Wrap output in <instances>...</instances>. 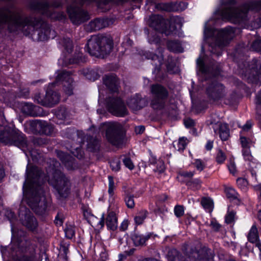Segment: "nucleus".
I'll return each mask as SVG.
<instances>
[{"label": "nucleus", "instance_id": "0e129e2a", "mask_svg": "<svg viewBox=\"0 0 261 261\" xmlns=\"http://www.w3.org/2000/svg\"><path fill=\"white\" fill-rule=\"evenodd\" d=\"M159 167H157V170L160 172H162L165 170V165L164 163L162 161H159L158 162Z\"/></svg>", "mask_w": 261, "mask_h": 261}, {"label": "nucleus", "instance_id": "2f4dec72", "mask_svg": "<svg viewBox=\"0 0 261 261\" xmlns=\"http://www.w3.org/2000/svg\"><path fill=\"white\" fill-rule=\"evenodd\" d=\"M148 215L146 210H141L139 211L134 218L135 221L137 225H140L143 223L144 220Z\"/></svg>", "mask_w": 261, "mask_h": 261}, {"label": "nucleus", "instance_id": "13d9d810", "mask_svg": "<svg viewBox=\"0 0 261 261\" xmlns=\"http://www.w3.org/2000/svg\"><path fill=\"white\" fill-rule=\"evenodd\" d=\"M34 100L38 103H39L43 106V103L42 102L46 101L45 96L42 98L40 94H37L34 97Z\"/></svg>", "mask_w": 261, "mask_h": 261}, {"label": "nucleus", "instance_id": "338daca9", "mask_svg": "<svg viewBox=\"0 0 261 261\" xmlns=\"http://www.w3.org/2000/svg\"><path fill=\"white\" fill-rule=\"evenodd\" d=\"M144 130L145 127L142 125L138 126L135 128V132L137 134H141L144 131Z\"/></svg>", "mask_w": 261, "mask_h": 261}, {"label": "nucleus", "instance_id": "e2e57ef3", "mask_svg": "<svg viewBox=\"0 0 261 261\" xmlns=\"http://www.w3.org/2000/svg\"><path fill=\"white\" fill-rule=\"evenodd\" d=\"M128 222L127 220H124L121 224L119 229L122 231H125L127 229Z\"/></svg>", "mask_w": 261, "mask_h": 261}, {"label": "nucleus", "instance_id": "2eb2a0df", "mask_svg": "<svg viewBox=\"0 0 261 261\" xmlns=\"http://www.w3.org/2000/svg\"><path fill=\"white\" fill-rule=\"evenodd\" d=\"M207 94L210 98L214 100H218L226 95L224 87L219 83L212 84L207 89Z\"/></svg>", "mask_w": 261, "mask_h": 261}, {"label": "nucleus", "instance_id": "e433bc0d", "mask_svg": "<svg viewBox=\"0 0 261 261\" xmlns=\"http://www.w3.org/2000/svg\"><path fill=\"white\" fill-rule=\"evenodd\" d=\"M225 193L228 198L234 200L238 198V194L232 188H227L225 189Z\"/></svg>", "mask_w": 261, "mask_h": 261}, {"label": "nucleus", "instance_id": "4c0bfd02", "mask_svg": "<svg viewBox=\"0 0 261 261\" xmlns=\"http://www.w3.org/2000/svg\"><path fill=\"white\" fill-rule=\"evenodd\" d=\"M195 174V171H182L179 173V176L184 178L186 180H191Z\"/></svg>", "mask_w": 261, "mask_h": 261}, {"label": "nucleus", "instance_id": "9b49d317", "mask_svg": "<svg viewBox=\"0 0 261 261\" xmlns=\"http://www.w3.org/2000/svg\"><path fill=\"white\" fill-rule=\"evenodd\" d=\"M148 23L150 27L167 36L173 34L175 30L174 25L159 15H152L149 17Z\"/></svg>", "mask_w": 261, "mask_h": 261}, {"label": "nucleus", "instance_id": "6e6552de", "mask_svg": "<svg viewBox=\"0 0 261 261\" xmlns=\"http://www.w3.org/2000/svg\"><path fill=\"white\" fill-rule=\"evenodd\" d=\"M105 130L106 138L112 145L120 146L123 142L124 135L122 125L117 122H106L102 123L100 128Z\"/></svg>", "mask_w": 261, "mask_h": 261}, {"label": "nucleus", "instance_id": "39448f33", "mask_svg": "<svg viewBox=\"0 0 261 261\" xmlns=\"http://www.w3.org/2000/svg\"><path fill=\"white\" fill-rule=\"evenodd\" d=\"M0 142L7 145H14L20 148L27 146L25 136L13 125H4L0 128Z\"/></svg>", "mask_w": 261, "mask_h": 261}, {"label": "nucleus", "instance_id": "423d86ee", "mask_svg": "<svg viewBox=\"0 0 261 261\" xmlns=\"http://www.w3.org/2000/svg\"><path fill=\"white\" fill-rule=\"evenodd\" d=\"M86 46L90 55L98 57L110 53L113 42L106 37L93 36L88 40Z\"/></svg>", "mask_w": 261, "mask_h": 261}, {"label": "nucleus", "instance_id": "4d7b16f0", "mask_svg": "<svg viewBox=\"0 0 261 261\" xmlns=\"http://www.w3.org/2000/svg\"><path fill=\"white\" fill-rule=\"evenodd\" d=\"M227 166L230 173L234 175L237 171L234 162L232 161H230L229 163Z\"/></svg>", "mask_w": 261, "mask_h": 261}, {"label": "nucleus", "instance_id": "b1692460", "mask_svg": "<svg viewBox=\"0 0 261 261\" xmlns=\"http://www.w3.org/2000/svg\"><path fill=\"white\" fill-rule=\"evenodd\" d=\"M167 47L172 52L182 53L184 50L181 43L178 40H169L167 42Z\"/></svg>", "mask_w": 261, "mask_h": 261}, {"label": "nucleus", "instance_id": "ddd939ff", "mask_svg": "<svg viewBox=\"0 0 261 261\" xmlns=\"http://www.w3.org/2000/svg\"><path fill=\"white\" fill-rule=\"evenodd\" d=\"M67 12L70 20L74 24H80L90 18L86 11L72 6L67 8Z\"/></svg>", "mask_w": 261, "mask_h": 261}, {"label": "nucleus", "instance_id": "c03bdc74", "mask_svg": "<svg viewBox=\"0 0 261 261\" xmlns=\"http://www.w3.org/2000/svg\"><path fill=\"white\" fill-rule=\"evenodd\" d=\"M251 49L252 50L261 53V39L255 40L251 46Z\"/></svg>", "mask_w": 261, "mask_h": 261}, {"label": "nucleus", "instance_id": "69168bd1", "mask_svg": "<svg viewBox=\"0 0 261 261\" xmlns=\"http://www.w3.org/2000/svg\"><path fill=\"white\" fill-rule=\"evenodd\" d=\"M252 126V123L250 121H247L246 124L243 126V130L245 131L249 130Z\"/></svg>", "mask_w": 261, "mask_h": 261}, {"label": "nucleus", "instance_id": "a211bd4d", "mask_svg": "<svg viewBox=\"0 0 261 261\" xmlns=\"http://www.w3.org/2000/svg\"><path fill=\"white\" fill-rule=\"evenodd\" d=\"M22 223L28 229L34 230L37 226V222L35 218L29 211H26L25 214H19Z\"/></svg>", "mask_w": 261, "mask_h": 261}, {"label": "nucleus", "instance_id": "f3484780", "mask_svg": "<svg viewBox=\"0 0 261 261\" xmlns=\"http://www.w3.org/2000/svg\"><path fill=\"white\" fill-rule=\"evenodd\" d=\"M128 106L133 111H138L146 105V101L140 95L136 94L127 101Z\"/></svg>", "mask_w": 261, "mask_h": 261}, {"label": "nucleus", "instance_id": "864d4df0", "mask_svg": "<svg viewBox=\"0 0 261 261\" xmlns=\"http://www.w3.org/2000/svg\"><path fill=\"white\" fill-rule=\"evenodd\" d=\"M240 140L243 149L246 148H249L250 144L252 143V141L250 139L244 137H241Z\"/></svg>", "mask_w": 261, "mask_h": 261}, {"label": "nucleus", "instance_id": "603ef678", "mask_svg": "<svg viewBox=\"0 0 261 261\" xmlns=\"http://www.w3.org/2000/svg\"><path fill=\"white\" fill-rule=\"evenodd\" d=\"M256 105L257 113L261 116V91L256 96Z\"/></svg>", "mask_w": 261, "mask_h": 261}, {"label": "nucleus", "instance_id": "49530a36", "mask_svg": "<svg viewBox=\"0 0 261 261\" xmlns=\"http://www.w3.org/2000/svg\"><path fill=\"white\" fill-rule=\"evenodd\" d=\"M174 212L175 215L178 217H181L184 214V207L182 205H177L174 207Z\"/></svg>", "mask_w": 261, "mask_h": 261}, {"label": "nucleus", "instance_id": "f03ea898", "mask_svg": "<svg viewBox=\"0 0 261 261\" xmlns=\"http://www.w3.org/2000/svg\"><path fill=\"white\" fill-rule=\"evenodd\" d=\"M6 24L10 32L18 30L25 31L26 34L31 31L41 27L40 32L38 33L40 40L47 39L51 36V31L48 25L36 18L23 16L20 13L12 11L7 7L0 8V29L3 28Z\"/></svg>", "mask_w": 261, "mask_h": 261}, {"label": "nucleus", "instance_id": "f704fd0d", "mask_svg": "<svg viewBox=\"0 0 261 261\" xmlns=\"http://www.w3.org/2000/svg\"><path fill=\"white\" fill-rule=\"evenodd\" d=\"M202 181L199 178L192 179L186 181L187 186L196 190L199 189L201 187Z\"/></svg>", "mask_w": 261, "mask_h": 261}, {"label": "nucleus", "instance_id": "f257e3e1", "mask_svg": "<svg viewBox=\"0 0 261 261\" xmlns=\"http://www.w3.org/2000/svg\"><path fill=\"white\" fill-rule=\"evenodd\" d=\"M44 178L45 176L37 167L27 166L26 178L23 186V200L39 215L44 214L47 207V202L42 186Z\"/></svg>", "mask_w": 261, "mask_h": 261}, {"label": "nucleus", "instance_id": "3c124183", "mask_svg": "<svg viewBox=\"0 0 261 261\" xmlns=\"http://www.w3.org/2000/svg\"><path fill=\"white\" fill-rule=\"evenodd\" d=\"M242 153L245 160L249 161H251L253 160V157L251 154L249 148H246L243 149Z\"/></svg>", "mask_w": 261, "mask_h": 261}, {"label": "nucleus", "instance_id": "680f3d73", "mask_svg": "<svg viewBox=\"0 0 261 261\" xmlns=\"http://www.w3.org/2000/svg\"><path fill=\"white\" fill-rule=\"evenodd\" d=\"M184 124L186 127L190 128L194 125V122L192 119L187 118L185 120Z\"/></svg>", "mask_w": 261, "mask_h": 261}, {"label": "nucleus", "instance_id": "37998d69", "mask_svg": "<svg viewBox=\"0 0 261 261\" xmlns=\"http://www.w3.org/2000/svg\"><path fill=\"white\" fill-rule=\"evenodd\" d=\"M109 189L108 193L110 196H113L114 194V190L115 188V183L114 181L113 177L111 176H109Z\"/></svg>", "mask_w": 261, "mask_h": 261}, {"label": "nucleus", "instance_id": "8fccbe9b", "mask_svg": "<svg viewBox=\"0 0 261 261\" xmlns=\"http://www.w3.org/2000/svg\"><path fill=\"white\" fill-rule=\"evenodd\" d=\"M226 159V155L225 153L221 150H219L216 157V160L219 164H221Z\"/></svg>", "mask_w": 261, "mask_h": 261}, {"label": "nucleus", "instance_id": "052dcab7", "mask_svg": "<svg viewBox=\"0 0 261 261\" xmlns=\"http://www.w3.org/2000/svg\"><path fill=\"white\" fill-rule=\"evenodd\" d=\"M72 152L74 156H76L79 159L83 158V153L81 151L80 147H76L75 151H72Z\"/></svg>", "mask_w": 261, "mask_h": 261}, {"label": "nucleus", "instance_id": "ea45409f", "mask_svg": "<svg viewBox=\"0 0 261 261\" xmlns=\"http://www.w3.org/2000/svg\"><path fill=\"white\" fill-rule=\"evenodd\" d=\"M194 167L199 171H202L205 168V163L200 159H196L193 163Z\"/></svg>", "mask_w": 261, "mask_h": 261}, {"label": "nucleus", "instance_id": "7c9ffc66", "mask_svg": "<svg viewBox=\"0 0 261 261\" xmlns=\"http://www.w3.org/2000/svg\"><path fill=\"white\" fill-rule=\"evenodd\" d=\"M187 145V140L186 138H180L178 141L173 142L174 148L179 151H182Z\"/></svg>", "mask_w": 261, "mask_h": 261}, {"label": "nucleus", "instance_id": "4be33fe9", "mask_svg": "<svg viewBox=\"0 0 261 261\" xmlns=\"http://www.w3.org/2000/svg\"><path fill=\"white\" fill-rule=\"evenodd\" d=\"M217 134H218L219 137L222 141H226L229 138V129L226 123H220L217 129Z\"/></svg>", "mask_w": 261, "mask_h": 261}, {"label": "nucleus", "instance_id": "c85d7f7f", "mask_svg": "<svg viewBox=\"0 0 261 261\" xmlns=\"http://www.w3.org/2000/svg\"><path fill=\"white\" fill-rule=\"evenodd\" d=\"M100 147L99 141L96 138H90L88 141V149L92 152H95L99 150Z\"/></svg>", "mask_w": 261, "mask_h": 261}, {"label": "nucleus", "instance_id": "bb28decb", "mask_svg": "<svg viewBox=\"0 0 261 261\" xmlns=\"http://www.w3.org/2000/svg\"><path fill=\"white\" fill-rule=\"evenodd\" d=\"M248 240L252 243H256L259 239V235L257 229L255 224L253 225L248 234Z\"/></svg>", "mask_w": 261, "mask_h": 261}, {"label": "nucleus", "instance_id": "a19ab883", "mask_svg": "<svg viewBox=\"0 0 261 261\" xmlns=\"http://www.w3.org/2000/svg\"><path fill=\"white\" fill-rule=\"evenodd\" d=\"M125 204L128 208H133L135 206L134 196L127 195L124 198Z\"/></svg>", "mask_w": 261, "mask_h": 261}, {"label": "nucleus", "instance_id": "20e7f679", "mask_svg": "<svg viewBox=\"0 0 261 261\" xmlns=\"http://www.w3.org/2000/svg\"><path fill=\"white\" fill-rule=\"evenodd\" d=\"M60 82H61L63 87V90L66 94L71 95L73 94L74 86L73 79L70 73L68 71H62L57 75L56 82L49 84L45 95L46 101L42 102L43 106L51 107L59 102L60 95L58 93L50 89V87Z\"/></svg>", "mask_w": 261, "mask_h": 261}, {"label": "nucleus", "instance_id": "7ed1b4c3", "mask_svg": "<svg viewBox=\"0 0 261 261\" xmlns=\"http://www.w3.org/2000/svg\"><path fill=\"white\" fill-rule=\"evenodd\" d=\"M235 0H227L222 3L219 13L224 19L234 23L244 22L249 19V11H261V0L248 2L238 8L235 7ZM261 26V17L259 18Z\"/></svg>", "mask_w": 261, "mask_h": 261}, {"label": "nucleus", "instance_id": "9d476101", "mask_svg": "<svg viewBox=\"0 0 261 261\" xmlns=\"http://www.w3.org/2000/svg\"><path fill=\"white\" fill-rule=\"evenodd\" d=\"M150 91L152 95L151 107L155 110L163 109L169 96L168 89L161 84H156L151 86Z\"/></svg>", "mask_w": 261, "mask_h": 261}, {"label": "nucleus", "instance_id": "cd10ccee", "mask_svg": "<svg viewBox=\"0 0 261 261\" xmlns=\"http://www.w3.org/2000/svg\"><path fill=\"white\" fill-rule=\"evenodd\" d=\"M146 57L148 59H151L154 62L155 66H160L163 63L164 58L162 54L161 55L158 56L152 53L148 52L146 53Z\"/></svg>", "mask_w": 261, "mask_h": 261}, {"label": "nucleus", "instance_id": "6e6d98bb", "mask_svg": "<svg viewBox=\"0 0 261 261\" xmlns=\"http://www.w3.org/2000/svg\"><path fill=\"white\" fill-rule=\"evenodd\" d=\"M122 161L126 167L128 168L130 170L134 169V165L129 158L125 156L122 160Z\"/></svg>", "mask_w": 261, "mask_h": 261}, {"label": "nucleus", "instance_id": "09e8293b", "mask_svg": "<svg viewBox=\"0 0 261 261\" xmlns=\"http://www.w3.org/2000/svg\"><path fill=\"white\" fill-rule=\"evenodd\" d=\"M38 9H40L43 14L48 15L49 5L46 2L41 3L38 4Z\"/></svg>", "mask_w": 261, "mask_h": 261}, {"label": "nucleus", "instance_id": "774afa93", "mask_svg": "<svg viewBox=\"0 0 261 261\" xmlns=\"http://www.w3.org/2000/svg\"><path fill=\"white\" fill-rule=\"evenodd\" d=\"M213 147V141H208L205 145V148L207 150H211Z\"/></svg>", "mask_w": 261, "mask_h": 261}, {"label": "nucleus", "instance_id": "f8f14e48", "mask_svg": "<svg viewBox=\"0 0 261 261\" xmlns=\"http://www.w3.org/2000/svg\"><path fill=\"white\" fill-rule=\"evenodd\" d=\"M109 111L114 115L124 117L128 111L124 102L119 98H110L108 100Z\"/></svg>", "mask_w": 261, "mask_h": 261}, {"label": "nucleus", "instance_id": "dca6fc26", "mask_svg": "<svg viewBox=\"0 0 261 261\" xmlns=\"http://www.w3.org/2000/svg\"><path fill=\"white\" fill-rule=\"evenodd\" d=\"M246 72H248V77H252L254 81L261 82V62L253 60L251 65H249L248 69Z\"/></svg>", "mask_w": 261, "mask_h": 261}, {"label": "nucleus", "instance_id": "473e14b6", "mask_svg": "<svg viewBox=\"0 0 261 261\" xmlns=\"http://www.w3.org/2000/svg\"><path fill=\"white\" fill-rule=\"evenodd\" d=\"M201 204L205 210L211 212L213 208V202L210 198L203 197L201 201Z\"/></svg>", "mask_w": 261, "mask_h": 261}, {"label": "nucleus", "instance_id": "0eeeda50", "mask_svg": "<svg viewBox=\"0 0 261 261\" xmlns=\"http://www.w3.org/2000/svg\"><path fill=\"white\" fill-rule=\"evenodd\" d=\"M214 34L216 36L211 38L212 42H209L212 49L211 51L217 56L222 54V49L226 46L234 36V29L227 27L217 31Z\"/></svg>", "mask_w": 261, "mask_h": 261}, {"label": "nucleus", "instance_id": "72a5a7b5", "mask_svg": "<svg viewBox=\"0 0 261 261\" xmlns=\"http://www.w3.org/2000/svg\"><path fill=\"white\" fill-rule=\"evenodd\" d=\"M60 43L64 47L65 49L68 53H70L73 48L72 41L69 38H63Z\"/></svg>", "mask_w": 261, "mask_h": 261}, {"label": "nucleus", "instance_id": "a878e982", "mask_svg": "<svg viewBox=\"0 0 261 261\" xmlns=\"http://www.w3.org/2000/svg\"><path fill=\"white\" fill-rule=\"evenodd\" d=\"M68 60V63L65 62L64 65L67 66L68 64H77L81 62H84L86 61L85 58L83 57L82 54L79 51L76 52L72 58H70L67 57H65V60Z\"/></svg>", "mask_w": 261, "mask_h": 261}, {"label": "nucleus", "instance_id": "bf43d9fd", "mask_svg": "<svg viewBox=\"0 0 261 261\" xmlns=\"http://www.w3.org/2000/svg\"><path fill=\"white\" fill-rule=\"evenodd\" d=\"M234 214L233 212L229 213L225 217V222L227 224L231 223L234 219Z\"/></svg>", "mask_w": 261, "mask_h": 261}, {"label": "nucleus", "instance_id": "393cba45", "mask_svg": "<svg viewBox=\"0 0 261 261\" xmlns=\"http://www.w3.org/2000/svg\"><path fill=\"white\" fill-rule=\"evenodd\" d=\"M208 125H212L215 133H217V129L220 123V118L217 114H212L206 120Z\"/></svg>", "mask_w": 261, "mask_h": 261}, {"label": "nucleus", "instance_id": "6ab92c4d", "mask_svg": "<svg viewBox=\"0 0 261 261\" xmlns=\"http://www.w3.org/2000/svg\"><path fill=\"white\" fill-rule=\"evenodd\" d=\"M42 109L32 103H25L21 108L22 112L27 115L36 117L40 115Z\"/></svg>", "mask_w": 261, "mask_h": 261}, {"label": "nucleus", "instance_id": "5fc2aeb1", "mask_svg": "<svg viewBox=\"0 0 261 261\" xmlns=\"http://www.w3.org/2000/svg\"><path fill=\"white\" fill-rule=\"evenodd\" d=\"M197 65L199 67V70L203 73L206 72V68L204 65L203 59L200 57L198 58L197 60Z\"/></svg>", "mask_w": 261, "mask_h": 261}, {"label": "nucleus", "instance_id": "c9c22d12", "mask_svg": "<svg viewBox=\"0 0 261 261\" xmlns=\"http://www.w3.org/2000/svg\"><path fill=\"white\" fill-rule=\"evenodd\" d=\"M57 153L58 156L62 161L63 163L65 164V165H67V164L70 165L71 158L69 155L62 151H58Z\"/></svg>", "mask_w": 261, "mask_h": 261}, {"label": "nucleus", "instance_id": "58836bf2", "mask_svg": "<svg viewBox=\"0 0 261 261\" xmlns=\"http://www.w3.org/2000/svg\"><path fill=\"white\" fill-rule=\"evenodd\" d=\"M57 117L61 120H65L68 117V112L66 108H61L58 111Z\"/></svg>", "mask_w": 261, "mask_h": 261}, {"label": "nucleus", "instance_id": "4468645a", "mask_svg": "<svg viewBox=\"0 0 261 261\" xmlns=\"http://www.w3.org/2000/svg\"><path fill=\"white\" fill-rule=\"evenodd\" d=\"M30 125L34 133H38L46 135H51L54 133V126L46 122L35 120L30 122Z\"/></svg>", "mask_w": 261, "mask_h": 261}, {"label": "nucleus", "instance_id": "79ce46f5", "mask_svg": "<svg viewBox=\"0 0 261 261\" xmlns=\"http://www.w3.org/2000/svg\"><path fill=\"white\" fill-rule=\"evenodd\" d=\"M237 184L239 188L245 191L248 185L247 180L243 178H238L237 179Z\"/></svg>", "mask_w": 261, "mask_h": 261}, {"label": "nucleus", "instance_id": "5701e85b", "mask_svg": "<svg viewBox=\"0 0 261 261\" xmlns=\"http://www.w3.org/2000/svg\"><path fill=\"white\" fill-rule=\"evenodd\" d=\"M151 234L148 233L142 235L135 233L132 237V239L136 246H142L150 238Z\"/></svg>", "mask_w": 261, "mask_h": 261}, {"label": "nucleus", "instance_id": "1a4fd4ad", "mask_svg": "<svg viewBox=\"0 0 261 261\" xmlns=\"http://www.w3.org/2000/svg\"><path fill=\"white\" fill-rule=\"evenodd\" d=\"M49 182L56 190L60 198L68 197L70 192V184L69 179L60 171H55L53 178L49 179Z\"/></svg>", "mask_w": 261, "mask_h": 261}, {"label": "nucleus", "instance_id": "de8ad7c7", "mask_svg": "<svg viewBox=\"0 0 261 261\" xmlns=\"http://www.w3.org/2000/svg\"><path fill=\"white\" fill-rule=\"evenodd\" d=\"M64 231L66 237L68 239H72L75 234L74 229L71 226H67Z\"/></svg>", "mask_w": 261, "mask_h": 261}, {"label": "nucleus", "instance_id": "c756f323", "mask_svg": "<svg viewBox=\"0 0 261 261\" xmlns=\"http://www.w3.org/2000/svg\"><path fill=\"white\" fill-rule=\"evenodd\" d=\"M89 25L92 30L97 31L105 27V22L102 19L96 18L89 23Z\"/></svg>", "mask_w": 261, "mask_h": 261}, {"label": "nucleus", "instance_id": "a18cd8bd", "mask_svg": "<svg viewBox=\"0 0 261 261\" xmlns=\"http://www.w3.org/2000/svg\"><path fill=\"white\" fill-rule=\"evenodd\" d=\"M110 166L112 170L118 171L120 169V161L118 159L113 160L110 162Z\"/></svg>", "mask_w": 261, "mask_h": 261}, {"label": "nucleus", "instance_id": "aec40b11", "mask_svg": "<svg viewBox=\"0 0 261 261\" xmlns=\"http://www.w3.org/2000/svg\"><path fill=\"white\" fill-rule=\"evenodd\" d=\"M104 84L112 91L116 92L118 88V81L114 75H106L103 78Z\"/></svg>", "mask_w": 261, "mask_h": 261}, {"label": "nucleus", "instance_id": "412c9836", "mask_svg": "<svg viewBox=\"0 0 261 261\" xmlns=\"http://www.w3.org/2000/svg\"><path fill=\"white\" fill-rule=\"evenodd\" d=\"M106 223L108 228L111 230H115L117 228V218L114 212H108Z\"/></svg>", "mask_w": 261, "mask_h": 261}]
</instances>
